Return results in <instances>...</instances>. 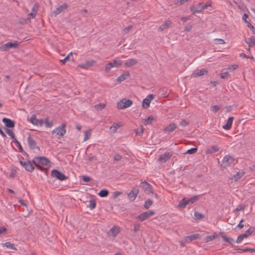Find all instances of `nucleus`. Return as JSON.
I'll return each mask as SVG.
<instances>
[{"mask_svg": "<svg viewBox=\"0 0 255 255\" xmlns=\"http://www.w3.org/2000/svg\"><path fill=\"white\" fill-rule=\"evenodd\" d=\"M33 164L39 168H41V166L50 167V161L49 159L43 156H38L35 157L32 160Z\"/></svg>", "mask_w": 255, "mask_h": 255, "instance_id": "nucleus-1", "label": "nucleus"}, {"mask_svg": "<svg viewBox=\"0 0 255 255\" xmlns=\"http://www.w3.org/2000/svg\"><path fill=\"white\" fill-rule=\"evenodd\" d=\"M132 104L131 100L124 99L117 103V107L119 109H124L130 107Z\"/></svg>", "mask_w": 255, "mask_h": 255, "instance_id": "nucleus-2", "label": "nucleus"}, {"mask_svg": "<svg viewBox=\"0 0 255 255\" xmlns=\"http://www.w3.org/2000/svg\"><path fill=\"white\" fill-rule=\"evenodd\" d=\"M19 42L17 41H14V42H7L5 44L2 45L0 47V50L4 51L9 50L10 48H16L18 47Z\"/></svg>", "mask_w": 255, "mask_h": 255, "instance_id": "nucleus-3", "label": "nucleus"}, {"mask_svg": "<svg viewBox=\"0 0 255 255\" xmlns=\"http://www.w3.org/2000/svg\"><path fill=\"white\" fill-rule=\"evenodd\" d=\"M51 176L53 177L56 178L60 181L65 180L67 178V177L63 173L56 169H53L51 171Z\"/></svg>", "mask_w": 255, "mask_h": 255, "instance_id": "nucleus-4", "label": "nucleus"}, {"mask_svg": "<svg viewBox=\"0 0 255 255\" xmlns=\"http://www.w3.org/2000/svg\"><path fill=\"white\" fill-rule=\"evenodd\" d=\"M234 161V158L233 156L230 155H226L222 160V166L226 167L233 163Z\"/></svg>", "mask_w": 255, "mask_h": 255, "instance_id": "nucleus-5", "label": "nucleus"}, {"mask_svg": "<svg viewBox=\"0 0 255 255\" xmlns=\"http://www.w3.org/2000/svg\"><path fill=\"white\" fill-rule=\"evenodd\" d=\"M66 124H63L61 126H60L52 131V133H56L57 135L60 137L63 136L66 133Z\"/></svg>", "mask_w": 255, "mask_h": 255, "instance_id": "nucleus-6", "label": "nucleus"}, {"mask_svg": "<svg viewBox=\"0 0 255 255\" xmlns=\"http://www.w3.org/2000/svg\"><path fill=\"white\" fill-rule=\"evenodd\" d=\"M154 214V212L149 210L138 215L136 218L140 220L141 221H143L150 217L153 216Z\"/></svg>", "mask_w": 255, "mask_h": 255, "instance_id": "nucleus-7", "label": "nucleus"}, {"mask_svg": "<svg viewBox=\"0 0 255 255\" xmlns=\"http://www.w3.org/2000/svg\"><path fill=\"white\" fill-rule=\"evenodd\" d=\"M140 185L146 194H149L150 193H152V186L146 181L141 182Z\"/></svg>", "mask_w": 255, "mask_h": 255, "instance_id": "nucleus-8", "label": "nucleus"}, {"mask_svg": "<svg viewBox=\"0 0 255 255\" xmlns=\"http://www.w3.org/2000/svg\"><path fill=\"white\" fill-rule=\"evenodd\" d=\"M154 99V95L152 94L148 95L143 101L142 106L144 109L149 107L151 101Z\"/></svg>", "mask_w": 255, "mask_h": 255, "instance_id": "nucleus-9", "label": "nucleus"}, {"mask_svg": "<svg viewBox=\"0 0 255 255\" xmlns=\"http://www.w3.org/2000/svg\"><path fill=\"white\" fill-rule=\"evenodd\" d=\"M30 122L33 125H36L37 126H42L44 124V120L37 119L35 115H32L30 119Z\"/></svg>", "mask_w": 255, "mask_h": 255, "instance_id": "nucleus-10", "label": "nucleus"}, {"mask_svg": "<svg viewBox=\"0 0 255 255\" xmlns=\"http://www.w3.org/2000/svg\"><path fill=\"white\" fill-rule=\"evenodd\" d=\"M139 193V190L136 188H133L128 193V197L130 201H133Z\"/></svg>", "mask_w": 255, "mask_h": 255, "instance_id": "nucleus-11", "label": "nucleus"}, {"mask_svg": "<svg viewBox=\"0 0 255 255\" xmlns=\"http://www.w3.org/2000/svg\"><path fill=\"white\" fill-rule=\"evenodd\" d=\"M172 153L170 152H165L164 154L161 155L159 159H158V161L162 162V163H165L170 158V157L172 156Z\"/></svg>", "mask_w": 255, "mask_h": 255, "instance_id": "nucleus-12", "label": "nucleus"}, {"mask_svg": "<svg viewBox=\"0 0 255 255\" xmlns=\"http://www.w3.org/2000/svg\"><path fill=\"white\" fill-rule=\"evenodd\" d=\"M138 63V61L135 59H128L125 61L124 64L125 68H128L135 65Z\"/></svg>", "mask_w": 255, "mask_h": 255, "instance_id": "nucleus-13", "label": "nucleus"}, {"mask_svg": "<svg viewBox=\"0 0 255 255\" xmlns=\"http://www.w3.org/2000/svg\"><path fill=\"white\" fill-rule=\"evenodd\" d=\"M2 122L4 124L5 126L7 128H13L14 127V122L11 119L3 118L2 119Z\"/></svg>", "mask_w": 255, "mask_h": 255, "instance_id": "nucleus-14", "label": "nucleus"}, {"mask_svg": "<svg viewBox=\"0 0 255 255\" xmlns=\"http://www.w3.org/2000/svg\"><path fill=\"white\" fill-rule=\"evenodd\" d=\"M27 142L31 149L37 148L38 150H39V147L38 146H36V141L30 135H29L27 138Z\"/></svg>", "mask_w": 255, "mask_h": 255, "instance_id": "nucleus-15", "label": "nucleus"}, {"mask_svg": "<svg viewBox=\"0 0 255 255\" xmlns=\"http://www.w3.org/2000/svg\"><path fill=\"white\" fill-rule=\"evenodd\" d=\"M201 5V3H199L198 5L191 6L190 10L193 14H195L196 13H200L203 11Z\"/></svg>", "mask_w": 255, "mask_h": 255, "instance_id": "nucleus-16", "label": "nucleus"}, {"mask_svg": "<svg viewBox=\"0 0 255 255\" xmlns=\"http://www.w3.org/2000/svg\"><path fill=\"white\" fill-rule=\"evenodd\" d=\"M67 7L68 5L65 3L63 4L58 6L55 10L53 11V13L55 15H57L65 10Z\"/></svg>", "mask_w": 255, "mask_h": 255, "instance_id": "nucleus-17", "label": "nucleus"}, {"mask_svg": "<svg viewBox=\"0 0 255 255\" xmlns=\"http://www.w3.org/2000/svg\"><path fill=\"white\" fill-rule=\"evenodd\" d=\"M130 77L129 73L128 71L125 72L117 79V81L121 83Z\"/></svg>", "mask_w": 255, "mask_h": 255, "instance_id": "nucleus-18", "label": "nucleus"}, {"mask_svg": "<svg viewBox=\"0 0 255 255\" xmlns=\"http://www.w3.org/2000/svg\"><path fill=\"white\" fill-rule=\"evenodd\" d=\"M119 233V229L115 226L112 227L108 232V235L115 237Z\"/></svg>", "mask_w": 255, "mask_h": 255, "instance_id": "nucleus-19", "label": "nucleus"}, {"mask_svg": "<svg viewBox=\"0 0 255 255\" xmlns=\"http://www.w3.org/2000/svg\"><path fill=\"white\" fill-rule=\"evenodd\" d=\"M171 24V22L170 20H166L159 28L158 30L159 31H163L164 29H166L169 27L170 25Z\"/></svg>", "mask_w": 255, "mask_h": 255, "instance_id": "nucleus-20", "label": "nucleus"}, {"mask_svg": "<svg viewBox=\"0 0 255 255\" xmlns=\"http://www.w3.org/2000/svg\"><path fill=\"white\" fill-rule=\"evenodd\" d=\"M208 73V70L206 69H202L200 70L199 71H198L197 72H194L192 74V75L194 77H196L198 76H201L204 75L205 74H207Z\"/></svg>", "mask_w": 255, "mask_h": 255, "instance_id": "nucleus-21", "label": "nucleus"}, {"mask_svg": "<svg viewBox=\"0 0 255 255\" xmlns=\"http://www.w3.org/2000/svg\"><path fill=\"white\" fill-rule=\"evenodd\" d=\"M233 117H229L228 119V120L227 121V123L225 125L223 126V128L226 129V130H229L231 128L232 123L233 122Z\"/></svg>", "mask_w": 255, "mask_h": 255, "instance_id": "nucleus-22", "label": "nucleus"}, {"mask_svg": "<svg viewBox=\"0 0 255 255\" xmlns=\"http://www.w3.org/2000/svg\"><path fill=\"white\" fill-rule=\"evenodd\" d=\"M24 168L26 170L29 172H32L34 170V167L30 161H26V164H25Z\"/></svg>", "mask_w": 255, "mask_h": 255, "instance_id": "nucleus-23", "label": "nucleus"}, {"mask_svg": "<svg viewBox=\"0 0 255 255\" xmlns=\"http://www.w3.org/2000/svg\"><path fill=\"white\" fill-rule=\"evenodd\" d=\"M219 150V148L217 146H213L209 148H208L206 150V153L208 154H212L216 152Z\"/></svg>", "mask_w": 255, "mask_h": 255, "instance_id": "nucleus-24", "label": "nucleus"}, {"mask_svg": "<svg viewBox=\"0 0 255 255\" xmlns=\"http://www.w3.org/2000/svg\"><path fill=\"white\" fill-rule=\"evenodd\" d=\"M246 42L248 44L249 47L255 46V38L251 37L245 40Z\"/></svg>", "mask_w": 255, "mask_h": 255, "instance_id": "nucleus-25", "label": "nucleus"}, {"mask_svg": "<svg viewBox=\"0 0 255 255\" xmlns=\"http://www.w3.org/2000/svg\"><path fill=\"white\" fill-rule=\"evenodd\" d=\"M199 234H196L186 237L185 238V241L186 242H191L192 241L197 239L199 237Z\"/></svg>", "mask_w": 255, "mask_h": 255, "instance_id": "nucleus-26", "label": "nucleus"}, {"mask_svg": "<svg viewBox=\"0 0 255 255\" xmlns=\"http://www.w3.org/2000/svg\"><path fill=\"white\" fill-rule=\"evenodd\" d=\"M255 231V228L253 227H250L246 232L242 234V236L244 238H248L250 235H251Z\"/></svg>", "mask_w": 255, "mask_h": 255, "instance_id": "nucleus-27", "label": "nucleus"}, {"mask_svg": "<svg viewBox=\"0 0 255 255\" xmlns=\"http://www.w3.org/2000/svg\"><path fill=\"white\" fill-rule=\"evenodd\" d=\"M176 126L174 124H170L165 128V130L168 132H171L175 130Z\"/></svg>", "mask_w": 255, "mask_h": 255, "instance_id": "nucleus-28", "label": "nucleus"}, {"mask_svg": "<svg viewBox=\"0 0 255 255\" xmlns=\"http://www.w3.org/2000/svg\"><path fill=\"white\" fill-rule=\"evenodd\" d=\"M123 62V61L122 60L117 59H115L112 61L114 67L116 68H119L122 65Z\"/></svg>", "mask_w": 255, "mask_h": 255, "instance_id": "nucleus-29", "label": "nucleus"}, {"mask_svg": "<svg viewBox=\"0 0 255 255\" xmlns=\"http://www.w3.org/2000/svg\"><path fill=\"white\" fill-rule=\"evenodd\" d=\"M199 198V195H195L190 198L187 199L188 204H192L197 201Z\"/></svg>", "mask_w": 255, "mask_h": 255, "instance_id": "nucleus-30", "label": "nucleus"}, {"mask_svg": "<svg viewBox=\"0 0 255 255\" xmlns=\"http://www.w3.org/2000/svg\"><path fill=\"white\" fill-rule=\"evenodd\" d=\"M218 234L216 233H215L213 234V235L206 236L205 238V241L206 242H208L216 239L218 237Z\"/></svg>", "mask_w": 255, "mask_h": 255, "instance_id": "nucleus-31", "label": "nucleus"}, {"mask_svg": "<svg viewBox=\"0 0 255 255\" xmlns=\"http://www.w3.org/2000/svg\"><path fill=\"white\" fill-rule=\"evenodd\" d=\"M187 200L184 198L182 199L179 203L178 207L180 208H184L188 205Z\"/></svg>", "mask_w": 255, "mask_h": 255, "instance_id": "nucleus-32", "label": "nucleus"}, {"mask_svg": "<svg viewBox=\"0 0 255 255\" xmlns=\"http://www.w3.org/2000/svg\"><path fill=\"white\" fill-rule=\"evenodd\" d=\"M2 245L4 247H6L7 248H10V249L14 250H17L16 247H15L14 245L13 244H11L9 242H5V243L2 244Z\"/></svg>", "mask_w": 255, "mask_h": 255, "instance_id": "nucleus-33", "label": "nucleus"}, {"mask_svg": "<svg viewBox=\"0 0 255 255\" xmlns=\"http://www.w3.org/2000/svg\"><path fill=\"white\" fill-rule=\"evenodd\" d=\"M5 132L8 134V135H9L11 137V138L13 139V141H14V138H15L14 136V133H13L12 130L8 128H5Z\"/></svg>", "mask_w": 255, "mask_h": 255, "instance_id": "nucleus-34", "label": "nucleus"}, {"mask_svg": "<svg viewBox=\"0 0 255 255\" xmlns=\"http://www.w3.org/2000/svg\"><path fill=\"white\" fill-rule=\"evenodd\" d=\"M152 201L150 199H148L144 202V207L147 209L152 205Z\"/></svg>", "mask_w": 255, "mask_h": 255, "instance_id": "nucleus-35", "label": "nucleus"}, {"mask_svg": "<svg viewBox=\"0 0 255 255\" xmlns=\"http://www.w3.org/2000/svg\"><path fill=\"white\" fill-rule=\"evenodd\" d=\"M108 194L109 192L106 189H103L101 190L98 193L99 196L101 197H107L108 195Z\"/></svg>", "mask_w": 255, "mask_h": 255, "instance_id": "nucleus-36", "label": "nucleus"}, {"mask_svg": "<svg viewBox=\"0 0 255 255\" xmlns=\"http://www.w3.org/2000/svg\"><path fill=\"white\" fill-rule=\"evenodd\" d=\"M222 238L225 242H226L227 243H228L230 244H232V243L235 242V241L233 239H232V238H230V237H228L226 236H224V235L222 236Z\"/></svg>", "mask_w": 255, "mask_h": 255, "instance_id": "nucleus-37", "label": "nucleus"}, {"mask_svg": "<svg viewBox=\"0 0 255 255\" xmlns=\"http://www.w3.org/2000/svg\"><path fill=\"white\" fill-rule=\"evenodd\" d=\"M112 68H114L113 63L112 62H109L106 65L105 71L107 72H108Z\"/></svg>", "mask_w": 255, "mask_h": 255, "instance_id": "nucleus-38", "label": "nucleus"}, {"mask_svg": "<svg viewBox=\"0 0 255 255\" xmlns=\"http://www.w3.org/2000/svg\"><path fill=\"white\" fill-rule=\"evenodd\" d=\"M194 217L197 220H201L203 219L205 217V216L203 214L196 211L194 213Z\"/></svg>", "mask_w": 255, "mask_h": 255, "instance_id": "nucleus-39", "label": "nucleus"}, {"mask_svg": "<svg viewBox=\"0 0 255 255\" xmlns=\"http://www.w3.org/2000/svg\"><path fill=\"white\" fill-rule=\"evenodd\" d=\"M120 127V126L118 124L114 123L113 125L110 127V129L112 131L113 133L116 132L118 128Z\"/></svg>", "mask_w": 255, "mask_h": 255, "instance_id": "nucleus-40", "label": "nucleus"}, {"mask_svg": "<svg viewBox=\"0 0 255 255\" xmlns=\"http://www.w3.org/2000/svg\"><path fill=\"white\" fill-rule=\"evenodd\" d=\"M244 174V172L243 171H239L235 175H234V178L235 180L236 181L241 178L243 176Z\"/></svg>", "mask_w": 255, "mask_h": 255, "instance_id": "nucleus-41", "label": "nucleus"}, {"mask_svg": "<svg viewBox=\"0 0 255 255\" xmlns=\"http://www.w3.org/2000/svg\"><path fill=\"white\" fill-rule=\"evenodd\" d=\"M85 137L84 138V141H85L88 140L91 135V132L90 130H86L84 132Z\"/></svg>", "mask_w": 255, "mask_h": 255, "instance_id": "nucleus-42", "label": "nucleus"}, {"mask_svg": "<svg viewBox=\"0 0 255 255\" xmlns=\"http://www.w3.org/2000/svg\"><path fill=\"white\" fill-rule=\"evenodd\" d=\"M153 120L154 118L152 116H149L147 118L144 119V124L145 125L150 124Z\"/></svg>", "mask_w": 255, "mask_h": 255, "instance_id": "nucleus-43", "label": "nucleus"}, {"mask_svg": "<svg viewBox=\"0 0 255 255\" xmlns=\"http://www.w3.org/2000/svg\"><path fill=\"white\" fill-rule=\"evenodd\" d=\"M44 123L47 128H51L53 125V122L52 121H49L47 119L44 120Z\"/></svg>", "mask_w": 255, "mask_h": 255, "instance_id": "nucleus-44", "label": "nucleus"}, {"mask_svg": "<svg viewBox=\"0 0 255 255\" xmlns=\"http://www.w3.org/2000/svg\"><path fill=\"white\" fill-rule=\"evenodd\" d=\"M88 207L91 209H94L96 207V201L94 199H91L89 201Z\"/></svg>", "mask_w": 255, "mask_h": 255, "instance_id": "nucleus-45", "label": "nucleus"}, {"mask_svg": "<svg viewBox=\"0 0 255 255\" xmlns=\"http://www.w3.org/2000/svg\"><path fill=\"white\" fill-rule=\"evenodd\" d=\"M38 8H39V4H38V3H35L34 4V5H33V7H32V8L31 9V12H33V13H34L36 14L37 12V11L38 10Z\"/></svg>", "mask_w": 255, "mask_h": 255, "instance_id": "nucleus-46", "label": "nucleus"}, {"mask_svg": "<svg viewBox=\"0 0 255 255\" xmlns=\"http://www.w3.org/2000/svg\"><path fill=\"white\" fill-rule=\"evenodd\" d=\"M122 158L123 157L121 154L116 153L114 155V160L116 161H120L121 160Z\"/></svg>", "mask_w": 255, "mask_h": 255, "instance_id": "nucleus-47", "label": "nucleus"}, {"mask_svg": "<svg viewBox=\"0 0 255 255\" xmlns=\"http://www.w3.org/2000/svg\"><path fill=\"white\" fill-rule=\"evenodd\" d=\"M197 151V148L193 147L187 150L186 153L191 154L195 153Z\"/></svg>", "mask_w": 255, "mask_h": 255, "instance_id": "nucleus-48", "label": "nucleus"}, {"mask_svg": "<svg viewBox=\"0 0 255 255\" xmlns=\"http://www.w3.org/2000/svg\"><path fill=\"white\" fill-rule=\"evenodd\" d=\"M105 107V104H99L95 106V108L97 110L100 111L103 109Z\"/></svg>", "mask_w": 255, "mask_h": 255, "instance_id": "nucleus-49", "label": "nucleus"}, {"mask_svg": "<svg viewBox=\"0 0 255 255\" xmlns=\"http://www.w3.org/2000/svg\"><path fill=\"white\" fill-rule=\"evenodd\" d=\"M242 252H250L251 253H255V248H246L245 249H243Z\"/></svg>", "mask_w": 255, "mask_h": 255, "instance_id": "nucleus-50", "label": "nucleus"}, {"mask_svg": "<svg viewBox=\"0 0 255 255\" xmlns=\"http://www.w3.org/2000/svg\"><path fill=\"white\" fill-rule=\"evenodd\" d=\"M214 40L216 44H224L225 43L224 40L221 38H216Z\"/></svg>", "mask_w": 255, "mask_h": 255, "instance_id": "nucleus-51", "label": "nucleus"}, {"mask_svg": "<svg viewBox=\"0 0 255 255\" xmlns=\"http://www.w3.org/2000/svg\"><path fill=\"white\" fill-rule=\"evenodd\" d=\"M220 107L217 105L213 106L211 107V110L214 113H216L220 110Z\"/></svg>", "mask_w": 255, "mask_h": 255, "instance_id": "nucleus-52", "label": "nucleus"}, {"mask_svg": "<svg viewBox=\"0 0 255 255\" xmlns=\"http://www.w3.org/2000/svg\"><path fill=\"white\" fill-rule=\"evenodd\" d=\"M211 3L210 1H208L205 4H203L202 3H201V7L202 8V10L204 9H206V8H207L209 6H211Z\"/></svg>", "mask_w": 255, "mask_h": 255, "instance_id": "nucleus-53", "label": "nucleus"}, {"mask_svg": "<svg viewBox=\"0 0 255 255\" xmlns=\"http://www.w3.org/2000/svg\"><path fill=\"white\" fill-rule=\"evenodd\" d=\"M72 55V53H70L66 57H65L63 59L60 60V62L64 64L65 62L68 61L69 60L70 56Z\"/></svg>", "mask_w": 255, "mask_h": 255, "instance_id": "nucleus-54", "label": "nucleus"}, {"mask_svg": "<svg viewBox=\"0 0 255 255\" xmlns=\"http://www.w3.org/2000/svg\"><path fill=\"white\" fill-rule=\"evenodd\" d=\"M248 27L251 29V30L252 31L253 34L255 33V28L254 26L250 22H248L247 23Z\"/></svg>", "mask_w": 255, "mask_h": 255, "instance_id": "nucleus-55", "label": "nucleus"}, {"mask_svg": "<svg viewBox=\"0 0 255 255\" xmlns=\"http://www.w3.org/2000/svg\"><path fill=\"white\" fill-rule=\"evenodd\" d=\"M245 208V205H239L234 210L235 211H244Z\"/></svg>", "mask_w": 255, "mask_h": 255, "instance_id": "nucleus-56", "label": "nucleus"}, {"mask_svg": "<svg viewBox=\"0 0 255 255\" xmlns=\"http://www.w3.org/2000/svg\"><path fill=\"white\" fill-rule=\"evenodd\" d=\"M229 76V74L227 72H225L221 73V77L222 79L227 78Z\"/></svg>", "mask_w": 255, "mask_h": 255, "instance_id": "nucleus-57", "label": "nucleus"}, {"mask_svg": "<svg viewBox=\"0 0 255 255\" xmlns=\"http://www.w3.org/2000/svg\"><path fill=\"white\" fill-rule=\"evenodd\" d=\"M140 229V225L139 224H134L133 225V230L135 232H137Z\"/></svg>", "mask_w": 255, "mask_h": 255, "instance_id": "nucleus-58", "label": "nucleus"}, {"mask_svg": "<svg viewBox=\"0 0 255 255\" xmlns=\"http://www.w3.org/2000/svg\"><path fill=\"white\" fill-rule=\"evenodd\" d=\"M189 124L188 122H187L186 120H183L180 123V126L184 127L187 126H188Z\"/></svg>", "mask_w": 255, "mask_h": 255, "instance_id": "nucleus-59", "label": "nucleus"}, {"mask_svg": "<svg viewBox=\"0 0 255 255\" xmlns=\"http://www.w3.org/2000/svg\"><path fill=\"white\" fill-rule=\"evenodd\" d=\"M132 27L131 25H129V26H127L125 28H124V29L123 30L124 33L125 34L128 33V32L131 29Z\"/></svg>", "mask_w": 255, "mask_h": 255, "instance_id": "nucleus-60", "label": "nucleus"}, {"mask_svg": "<svg viewBox=\"0 0 255 255\" xmlns=\"http://www.w3.org/2000/svg\"><path fill=\"white\" fill-rule=\"evenodd\" d=\"M238 67V65H236V64L231 65L229 66L228 69L229 70H231L233 71V70H236Z\"/></svg>", "mask_w": 255, "mask_h": 255, "instance_id": "nucleus-61", "label": "nucleus"}, {"mask_svg": "<svg viewBox=\"0 0 255 255\" xmlns=\"http://www.w3.org/2000/svg\"><path fill=\"white\" fill-rule=\"evenodd\" d=\"M14 142L16 144V145H17V147L19 148L20 151L21 152H22V148L20 145V143L18 141V140L16 138H14Z\"/></svg>", "mask_w": 255, "mask_h": 255, "instance_id": "nucleus-62", "label": "nucleus"}, {"mask_svg": "<svg viewBox=\"0 0 255 255\" xmlns=\"http://www.w3.org/2000/svg\"><path fill=\"white\" fill-rule=\"evenodd\" d=\"M244 239L242 235L239 236L236 240V243L238 244L241 243Z\"/></svg>", "mask_w": 255, "mask_h": 255, "instance_id": "nucleus-63", "label": "nucleus"}, {"mask_svg": "<svg viewBox=\"0 0 255 255\" xmlns=\"http://www.w3.org/2000/svg\"><path fill=\"white\" fill-rule=\"evenodd\" d=\"M83 180L85 182H88L91 180V178L87 176H84L83 177Z\"/></svg>", "mask_w": 255, "mask_h": 255, "instance_id": "nucleus-64", "label": "nucleus"}]
</instances>
